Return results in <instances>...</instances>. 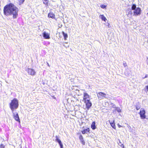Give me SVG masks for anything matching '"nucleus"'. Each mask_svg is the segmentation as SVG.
I'll list each match as a JSON object with an SVG mask.
<instances>
[{
	"instance_id": "nucleus-1",
	"label": "nucleus",
	"mask_w": 148,
	"mask_h": 148,
	"mask_svg": "<svg viewBox=\"0 0 148 148\" xmlns=\"http://www.w3.org/2000/svg\"><path fill=\"white\" fill-rule=\"evenodd\" d=\"M18 9L14 4L10 3L5 5L3 9V12L6 16L12 15L13 18H16L18 15Z\"/></svg>"
},
{
	"instance_id": "nucleus-2",
	"label": "nucleus",
	"mask_w": 148,
	"mask_h": 148,
	"mask_svg": "<svg viewBox=\"0 0 148 148\" xmlns=\"http://www.w3.org/2000/svg\"><path fill=\"white\" fill-rule=\"evenodd\" d=\"M9 105L12 113H13L14 110L17 109L18 107L19 102L18 100L16 98H14L11 100Z\"/></svg>"
},
{
	"instance_id": "nucleus-3",
	"label": "nucleus",
	"mask_w": 148,
	"mask_h": 148,
	"mask_svg": "<svg viewBox=\"0 0 148 148\" xmlns=\"http://www.w3.org/2000/svg\"><path fill=\"white\" fill-rule=\"evenodd\" d=\"M145 114V111L144 109L143 108H141L139 114L140 117L141 119H143L146 118V116Z\"/></svg>"
},
{
	"instance_id": "nucleus-4",
	"label": "nucleus",
	"mask_w": 148,
	"mask_h": 148,
	"mask_svg": "<svg viewBox=\"0 0 148 148\" xmlns=\"http://www.w3.org/2000/svg\"><path fill=\"white\" fill-rule=\"evenodd\" d=\"M106 94L104 92H99L97 94V97L99 98L103 99L104 98H107L106 97Z\"/></svg>"
},
{
	"instance_id": "nucleus-5",
	"label": "nucleus",
	"mask_w": 148,
	"mask_h": 148,
	"mask_svg": "<svg viewBox=\"0 0 148 148\" xmlns=\"http://www.w3.org/2000/svg\"><path fill=\"white\" fill-rule=\"evenodd\" d=\"M13 114V117L14 119L17 122H18L19 123H20V120L18 114L16 113V114L14 113H12Z\"/></svg>"
},
{
	"instance_id": "nucleus-6",
	"label": "nucleus",
	"mask_w": 148,
	"mask_h": 148,
	"mask_svg": "<svg viewBox=\"0 0 148 148\" xmlns=\"http://www.w3.org/2000/svg\"><path fill=\"white\" fill-rule=\"evenodd\" d=\"M90 100L89 96L86 92H84L83 94V101L84 102Z\"/></svg>"
},
{
	"instance_id": "nucleus-7",
	"label": "nucleus",
	"mask_w": 148,
	"mask_h": 148,
	"mask_svg": "<svg viewBox=\"0 0 148 148\" xmlns=\"http://www.w3.org/2000/svg\"><path fill=\"white\" fill-rule=\"evenodd\" d=\"M141 13V10L140 8H137L134 10V15H139Z\"/></svg>"
},
{
	"instance_id": "nucleus-8",
	"label": "nucleus",
	"mask_w": 148,
	"mask_h": 148,
	"mask_svg": "<svg viewBox=\"0 0 148 148\" xmlns=\"http://www.w3.org/2000/svg\"><path fill=\"white\" fill-rule=\"evenodd\" d=\"M27 72L29 74L33 76L35 75L36 72L34 70L31 68H28L27 69Z\"/></svg>"
},
{
	"instance_id": "nucleus-9",
	"label": "nucleus",
	"mask_w": 148,
	"mask_h": 148,
	"mask_svg": "<svg viewBox=\"0 0 148 148\" xmlns=\"http://www.w3.org/2000/svg\"><path fill=\"white\" fill-rule=\"evenodd\" d=\"M84 102L86 103V108L88 110L92 106V103L90 100Z\"/></svg>"
},
{
	"instance_id": "nucleus-10",
	"label": "nucleus",
	"mask_w": 148,
	"mask_h": 148,
	"mask_svg": "<svg viewBox=\"0 0 148 148\" xmlns=\"http://www.w3.org/2000/svg\"><path fill=\"white\" fill-rule=\"evenodd\" d=\"M79 138L82 144L83 145H85V140H84L83 137L82 135L80 134L79 136Z\"/></svg>"
},
{
	"instance_id": "nucleus-11",
	"label": "nucleus",
	"mask_w": 148,
	"mask_h": 148,
	"mask_svg": "<svg viewBox=\"0 0 148 148\" xmlns=\"http://www.w3.org/2000/svg\"><path fill=\"white\" fill-rule=\"evenodd\" d=\"M56 140L59 143L60 148H63V144H62L61 140L57 136H56Z\"/></svg>"
},
{
	"instance_id": "nucleus-12",
	"label": "nucleus",
	"mask_w": 148,
	"mask_h": 148,
	"mask_svg": "<svg viewBox=\"0 0 148 148\" xmlns=\"http://www.w3.org/2000/svg\"><path fill=\"white\" fill-rule=\"evenodd\" d=\"M43 35L44 38L45 39H49L50 38L49 35L45 32H44L43 33Z\"/></svg>"
},
{
	"instance_id": "nucleus-13",
	"label": "nucleus",
	"mask_w": 148,
	"mask_h": 148,
	"mask_svg": "<svg viewBox=\"0 0 148 148\" xmlns=\"http://www.w3.org/2000/svg\"><path fill=\"white\" fill-rule=\"evenodd\" d=\"M81 132L83 134L89 133H90V129L89 127H88L86 129L82 130Z\"/></svg>"
},
{
	"instance_id": "nucleus-14",
	"label": "nucleus",
	"mask_w": 148,
	"mask_h": 148,
	"mask_svg": "<svg viewBox=\"0 0 148 148\" xmlns=\"http://www.w3.org/2000/svg\"><path fill=\"white\" fill-rule=\"evenodd\" d=\"M48 17L49 18H55V15L53 12H50L48 15Z\"/></svg>"
},
{
	"instance_id": "nucleus-15",
	"label": "nucleus",
	"mask_w": 148,
	"mask_h": 148,
	"mask_svg": "<svg viewBox=\"0 0 148 148\" xmlns=\"http://www.w3.org/2000/svg\"><path fill=\"white\" fill-rule=\"evenodd\" d=\"M91 127L93 130H94L96 128V126L95 125V121L92 122Z\"/></svg>"
},
{
	"instance_id": "nucleus-16",
	"label": "nucleus",
	"mask_w": 148,
	"mask_h": 148,
	"mask_svg": "<svg viewBox=\"0 0 148 148\" xmlns=\"http://www.w3.org/2000/svg\"><path fill=\"white\" fill-rule=\"evenodd\" d=\"M110 124L111 126L114 129H116V126L115 123H114V120L112 122H110V121H109Z\"/></svg>"
},
{
	"instance_id": "nucleus-17",
	"label": "nucleus",
	"mask_w": 148,
	"mask_h": 148,
	"mask_svg": "<svg viewBox=\"0 0 148 148\" xmlns=\"http://www.w3.org/2000/svg\"><path fill=\"white\" fill-rule=\"evenodd\" d=\"M62 34L64 36V40H66V39L68 37V35L67 34L64 33L63 31L62 32Z\"/></svg>"
},
{
	"instance_id": "nucleus-18",
	"label": "nucleus",
	"mask_w": 148,
	"mask_h": 148,
	"mask_svg": "<svg viewBox=\"0 0 148 148\" xmlns=\"http://www.w3.org/2000/svg\"><path fill=\"white\" fill-rule=\"evenodd\" d=\"M43 3L45 4L46 5H48V0H43Z\"/></svg>"
},
{
	"instance_id": "nucleus-19",
	"label": "nucleus",
	"mask_w": 148,
	"mask_h": 148,
	"mask_svg": "<svg viewBox=\"0 0 148 148\" xmlns=\"http://www.w3.org/2000/svg\"><path fill=\"white\" fill-rule=\"evenodd\" d=\"M141 107V105L139 103H138L136 106V109L137 110L139 109Z\"/></svg>"
},
{
	"instance_id": "nucleus-20",
	"label": "nucleus",
	"mask_w": 148,
	"mask_h": 148,
	"mask_svg": "<svg viewBox=\"0 0 148 148\" xmlns=\"http://www.w3.org/2000/svg\"><path fill=\"white\" fill-rule=\"evenodd\" d=\"M101 19H102V20L104 21L105 22L106 21V20H107V19L104 16V15H101Z\"/></svg>"
},
{
	"instance_id": "nucleus-21",
	"label": "nucleus",
	"mask_w": 148,
	"mask_h": 148,
	"mask_svg": "<svg viewBox=\"0 0 148 148\" xmlns=\"http://www.w3.org/2000/svg\"><path fill=\"white\" fill-rule=\"evenodd\" d=\"M19 5H20L22 4L25 1V0H18Z\"/></svg>"
},
{
	"instance_id": "nucleus-22",
	"label": "nucleus",
	"mask_w": 148,
	"mask_h": 148,
	"mask_svg": "<svg viewBox=\"0 0 148 148\" xmlns=\"http://www.w3.org/2000/svg\"><path fill=\"white\" fill-rule=\"evenodd\" d=\"M136 5H135V4H134L132 5V10H135V9H136Z\"/></svg>"
},
{
	"instance_id": "nucleus-23",
	"label": "nucleus",
	"mask_w": 148,
	"mask_h": 148,
	"mask_svg": "<svg viewBox=\"0 0 148 148\" xmlns=\"http://www.w3.org/2000/svg\"><path fill=\"white\" fill-rule=\"evenodd\" d=\"M106 6H107V5H103V4H102V5H100V7L101 8H106Z\"/></svg>"
},
{
	"instance_id": "nucleus-24",
	"label": "nucleus",
	"mask_w": 148,
	"mask_h": 148,
	"mask_svg": "<svg viewBox=\"0 0 148 148\" xmlns=\"http://www.w3.org/2000/svg\"><path fill=\"white\" fill-rule=\"evenodd\" d=\"M0 148H5V145L2 144H0Z\"/></svg>"
},
{
	"instance_id": "nucleus-25",
	"label": "nucleus",
	"mask_w": 148,
	"mask_h": 148,
	"mask_svg": "<svg viewBox=\"0 0 148 148\" xmlns=\"http://www.w3.org/2000/svg\"><path fill=\"white\" fill-rule=\"evenodd\" d=\"M145 91L146 92L148 91V85L146 86Z\"/></svg>"
},
{
	"instance_id": "nucleus-26",
	"label": "nucleus",
	"mask_w": 148,
	"mask_h": 148,
	"mask_svg": "<svg viewBox=\"0 0 148 148\" xmlns=\"http://www.w3.org/2000/svg\"><path fill=\"white\" fill-rule=\"evenodd\" d=\"M118 144H119V145H120L121 146L122 145L123 146V148H124L123 146V144H119V143L118 142Z\"/></svg>"
},
{
	"instance_id": "nucleus-27",
	"label": "nucleus",
	"mask_w": 148,
	"mask_h": 148,
	"mask_svg": "<svg viewBox=\"0 0 148 148\" xmlns=\"http://www.w3.org/2000/svg\"><path fill=\"white\" fill-rule=\"evenodd\" d=\"M148 76V75H146L144 77V78H147Z\"/></svg>"
},
{
	"instance_id": "nucleus-28",
	"label": "nucleus",
	"mask_w": 148,
	"mask_h": 148,
	"mask_svg": "<svg viewBox=\"0 0 148 148\" xmlns=\"http://www.w3.org/2000/svg\"><path fill=\"white\" fill-rule=\"evenodd\" d=\"M147 64L148 65V58H147Z\"/></svg>"
},
{
	"instance_id": "nucleus-29",
	"label": "nucleus",
	"mask_w": 148,
	"mask_h": 148,
	"mask_svg": "<svg viewBox=\"0 0 148 148\" xmlns=\"http://www.w3.org/2000/svg\"><path fill=\"white\" fill-rule=\"evenodd\" d=\"M47 65L48 66H50V65L48 63H47Z\"/></svg>"
},
{
	"instance_id": "nucleus-30",
	"label": "nucleus",
	"mask_w": 148,
	"mask_h": 148,
	"mask_svg": "<svg viewBox=\"0 0 148 148\" xmlns=\"http://www.w3.org/2000/svg\"><path fill=\"white\" fill-rule=\"evenodd\" d=\"M119 141V143H120V144H121V142H120V140Z\"/></svg>"
}]
</instances>
